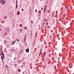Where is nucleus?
<instances>
[{
	"label": "nucleus",
	"instance_id": "nucleus-1",
	"mask_svg": "<svg viewBox=\"0 0 74 74\" xmlns=\"http://www.w3.org/2000/svg\"><path fill=\"white\" fill-rule=\"evenodd\" d=\"M5 3H6V2H5V1H4V0H0V3L1 4H5Z\"/></svg>",
	"mask_w": 74,
	"mask_h": 74
},
{
	"label": "nucleus",
	"instance_id": "nucleus-2",
	"mask_svg": "<svg viewBox=\"0 0 74 74\" xmlns=\"http://www.w3.org/2000/svg\"><path fill=\"white\" fill-rule=\"evenodd\" d=\"M47 5H45V7L44 8V12L45 13V11H46V10H47Z\"/></svg>",
	"mask_w": 74,
	"mask_h": 74
},
{
	"label": "nucleus",
	"instance_id": "nucleus-3",
	"mask_svg": "<svg viewBox=\"0 0 74 74\" xmlns=\"http://www.w3.org/2000/svg\"><path fill=\"white\" fill-rule=\"evenodd\" d=\"M54 14H55V11H53L51 15V16L52 17H53V15H54Z\"/></svg>",
	"mask_w": 74,
	"mask_h": 74
},
{
	"label": "nucleus",
	"instance_id": "nucleus-4",
	"mask_svg": "<svg viewBox=\"0 0 74 74\" xmlns=\"http://www.w3.org/2000/svg\"><path fill=\"white\" fill-rule=\"evenodd\" d=\"M26 52H29V49H26Z\"/></svg>",
	"mask_w": 74,
	"mask_h": 74
},
{
	"label": "nucleus",
	"instance_id": "nucleus-5",
	"mask_svg": "<svg viewBox=\"0 0 74 74\" xmlns=\"http://www.w3.org/2000/svg\"><path fill=\"white\" fill-rule=\"evenodd\" d=\"M65 10H69V7H66L65 8Z\"/></svg>",
	"mask_w": 74,
	"mask_h": 74
},
{
	"label": "nucleus",
	"instance_id": "nucleus-6",
	"mask_svg": "<svg viewBox=\"0 0 74 74\" xmlns=\"http://www.w3.org/2000/svg\"><path fill=\"white\" fill-rule=\"evenodd\" d=\"M42 27H44V26H45V23H43L42 24Z\"/></svg>",
	"mask_w": 74,
	"mask_h": 74
},
{
	"label": "nucleus",
	"instance_id": "nucleus-7",
	"mask_svg": "<svg viewBox=\"0 0 74 74\" xmlns=\"http://www.w3.org/2000/svg\"><path fill=\"white\" fill-rule=\"evenodd\" d=\"M1 58L2 59V62H3V56H1Z\"/></svg>",
	"mask_w": 74,
	"mask_h": 74
},
{
	"label": "nucleus",
	"instance_id": "nucleus-8",
	"mask_svg": "<svg viewBox=\"0 0 74 74\" xmlns=\"http://www.w3.org/2000/svg\"><path fill=\"white\" fill-rule=\"evenodd\" d=\"M18 72L19 73H20L21 72V69H18Z\"/></svg>",
	"mask_w": 74,
	"mask_h": 74
},
{
	"label": "nucleus",
	"instance_id": "nucleus-9",
	"mask_svg": "<svg viewBox=\"0 0 74 74\" xmlns=\"http://www.w3.org/2000/svg\"><path fill=\"white\" fill-rule=\"evenodd\" d=\"M65 16H66V14H64L63 15V18H64V17H65Z\"/></svg>",
	"mask_w": 74,
	"mask_h": 74
},
{
	"label": "nucleus",
	"instance_id": "nucleus-10",
	"mask_svg": "<svg viewBox=\"0 0 74 74\" xmlns=\"http://www.w3.org/2000/svg\"><path fill=\"white\" fill-rule=\"evenodd\" d=\"M2 55H3V57L4 58H5V57H4V53H2Z\"/></svg>",
	"mask_w": 74,
	"mask_h": 74
},
{
	"label": "nucleus",
	"instance_id": "nucleus-11",
	"mask_svg": "<svg viewBox=\"0 0 74 74\" xmlns=\"http://www.w3.org/2000/svg\"><path fill=\"white\" fill-rule=\"evenodd\" d=\"M17 14V15H19L20 14V12H18Z\"/></svg>",
	"mask_w": 74,
	"mask_h": 74
},
{
	"label": "nucleus",
	"instance_id": "nucleus-12",
	"mask_svg": "<svg viewBox=\"0 0 74 74\" xmlns=\"http://www.w3.org/2000/svg\"><path fill=\"white\" fill-rule=\"evenodd\" d=\"M16 8H18V5H17V4H16Z\"/></svg>",
	"mask_w": 74,
	"mask_h": 74
},
{
	"label": "nucleus",
	"instance_id": "nucleus-13",
	"mask_svg": "<svg viewBox=\"0 0 74 74\" xmlns=\"http://www.w3.org/2000/svg\"><path fill=\"white\" fill-rule=\"evenodd\" d=\"M69 68H72V67H73V66H69Z\"/></svg>",
	"mask_w": 74,
	"mask_h": 74
},
{
	"label": "nucleus",
	"instance_id": "nucleus-14",
	"mask_svg": "<svg viewBox=\"0 0 74 74\" xmlns=\"http://www.w3.org/2000/svg\"><path fill=\"white\" fill-rule=\"evenodd\" d=\"M44 56H45V52H44L43 54Z\"/></svg>",
	"mask_w": 74,
	"mask_h": 74
},
{
	"label": "nucleus",
	"instance_id": "nucleus-15",
	"mask_svg": "<svg viewBox=\"0 0 74 74\" xmlns=\"http://www.w3.org/2000/svg\"><path fill=\"white\" fill-rule=\"evenodd\" d=\"M48 23L47 22L46 23V25H47V26H48Z\"/></svg>",
	"mask_w": 74,
	"mask_h": 74
},
{
	"label": "nucleus",
	"instance_id": "nucleus-16",
	"mask_svg": "<svg viewBox=\"0 0 74 74\" xmlns=\"http://www.w3.org/2000/svg\"><path fill=\"white\" fill-rule=\"evenodd\" d=\"M20 27H22V24H20Z\"/></svg>",
	"mask_w": 74,
	"mask_h": 74
},
{
	"label": "nucleus",
	"instance_id": "nucleus-17",
	"mask_svg": "<svg viewBox=\"0 0 74 74\" xmlns=\"http://www.w3.org/2000/svg\"><path fill=\"white\" fill-rule=\"evenodd\" d=\"M41 53V52H40V54H39V56H40V55Z\"/></svg>",
	"mask_w": 74,
	"mask_h": 74
},
{
	"label": "nucleus",
	"instance_id": "nucleus-18",
	"mask_svg": "<svg viewBox=\"0 0 74 74\" xmlns=\"http://www.w3.org/2000/svg\"><path fill=\"white\" fill-rule=\"evenodd\" d=\"M14 42H12V44L13 45H14Z\"/></svg>",
	"mask_w": 74,
	"mask_h": 74
},
{
	"label": "nucleus",
	"instance_id": "nucleus-19",
	"mask_svg": "<svg viewBox=\"0 0 74 74\" xmlns=\"http://www.w3.org/2000/svg\"><path fill=\"white\" fill-rule=\"evenodd\" d=\"M17 0H16V4H17Z\"/></svg>",
	"mask_w": 74,
	"mask_h": 74
},
{
	"label": "nucleus",
	"instance_id": "nucleus-20",
	"mask_svg": "<svg viewBox=\"0 0 74 74\" xmlns=\"http://www.w3.org/2000/svg\"><path fill=\"white\" fill-rule=\"evenodd\" d=\"M55 57L56 58H57V55L55 56Z\"/></svg>",
	"mask_w": 74,
	"mask_h": 74
},
{
	"label": "nucleus",
	"instance_id": "nucleus-21",
	"mask_svg": "<svg viewBox=\"0 0 74 74\" xmlns=\"http://www.w3.org/2000/svg\"><path fill=\"white\" fill-rule=\"evenodd\" d=\"M25 29H27V27H25Z\"/></svg>",
	"mask_w": 74,
	"mask_h": 74
},
{
	"label": "nucleus",
	"instance_id": "nucleus-22",
	"mask_svg": "<svg viewBox=\"0 0 74 74\" xmlns=\"http://www.w3.org/2000/svg\"><path fill=\"white\" fill-rule=\"evenodd\" d=\"M31 22H32V24H33V21H31Z\"/></svg>",
	"mask_w": 74,
	"mask_h": 74
},
{
	"label": "nucleus",
	"instance_id": "nucleus-23",
	"mask_svg": "<svg viewBox=\"0 0 74 74\" xmlns=\"http://www.w3.org/2000/svg\"><path fill=\"white\" fill-rule=\"evenodd\" d=\"M21 10L22 11H23V9H22Z\"/></svg>",
	"mask_w": 74,
	"mask_h": 74
},
{
	"label": "nucleus",
	"instance_id": "nucleus-24",
	"mask_svg": "<svg viewBox=\"0 0 74 74\" xmlns=\"http://www.w3.org/2000/svg\"><path fill=\"white\" fill-rule=\"evenodd\" d=\"M42 49H41L40 52H42Z\"/></svg>",
	"mask_w": 74,
	"mask_h": 74
},
{
	"label": "nucleus",
	"instance_id": "nucleus-25",
	"mask_svg": "<svg viewBox=\"0 0 74 74\" xmlns=\"http://www.w3.org/2000/svg\"><path fill=\"white\" fill-rule=\"evenodd\" d=\"M37 9H36V10H35V12H37Z\"/></svg>",
	"mask_w": 74,
	"mask_h": 74
},
{
	"label": "nucleus",
	"instance_id": "nucleus-26",
	"mask_svg": "<svg viewBox=\"0 0 74 74\" xmlns=\"http://www.w3.org/2000/svg\"><path fill=\"white\" fill-rule=\"evenodd\" d=\"M16 40H17V41H19V40L16 39Z\"/></svg>",
	"mask_w": 74,
	"mask_h": 74
},
{
	"label": "nucleus",
	"instance_id": "nucleus-27",
	"mask_svg": "<svg viewBox=\"0 0 74 74\" xmlns=\"http://www.w3.org/2000/svg\"><path fill=\"white\" fill-rule=\"evenodd\" d=\"M5 67H7V65H5Z\"/></svg>",
	"mask_w": 74,
	"mask_h": 74
},
{
	"label": "nucleus",
	"instance_id": "nucleus-28",
	"mask_svg": "<svg viewBox=\"0 0 74 74\" xmlns=\"http://www.w3.org/2000/svg\"><path fill=\"white\" fill-rule=\"evenodd\" d=\"M14 42H16V40H14Z\"/></svg>",
	"mask_w": 74,
	"mask_h": 74
},
{
	"label": "nucleus",
	"instance_id": "nucleus-29",
	"mask_svg": "<svg viewBox=\"0 0 74 74\" xmlns=\"http://www.w3.org/2000/svg\"><path fill=\"white\" fill-rule=\"evenodd\" d=\"M20 30L21 32H22V30Z\"/></svg>",
	"mask_w": 74,
	"mask_h": 74
},
{
	"label": "nucleus",
	"instance_id": "nucleus-30",
	"mask_svg": "<svg viewBox=\"0 0 74 74\" xmlns=\"http://www.w3.org/2000/svg\"><path fill=\"white\" fill-rule=\"evenodd\" d=\"M24 41H26V40H25V39H24Z\"/></svg>",
	"mask_w": 74,
	"mask_h": 74
},
{
	"label": "nucleus",
	"instance_id": "nucleus-31",
	"mask_svg": "<svg viewBox=\"0 0 74 74\" xmlns=\"http://www.w3.org/2000/svg\"><path fill=\"white\" fill-rule=\"evenodd\" d=\"M26 38H25L24 39H25H25H26Z\"/></svg>",
	"mask_w": 74,
	"mask_h": 74
},
{
	"label": "nucleus",
	"instance_id": "nucleus-32",
	"mask_svg": "<svg viewBox=\"0 0 74 74\" xmlns=\"http://www.w3.org/2000/svg\"><path fill=\"white\" fill-rule=\"evenodd\" d=\"M21 67H23V66L21 65Z\"/></svg>",
	"mask_w": 74,
	"mask_h": 74
},
{
	"label": "nucleus",
	"instance_id": "nucleus-33",
	"mask_svg": "<svg viewBox=\"0 0 74 74\" xmlns=\"http://www.w3.org/2000/svg\"><path fill=\"white\" fill-rule=\"evenodd\" d=\"M7 69H8V67H7Z\"/></svg>",
	"mask_w": 74,
	"mask_h": 74
},
{
	"label": "nucleus",
	"instance_id": "nucleus-34",
	"mask_svg": "<svg viewBox=\"0 0 74 74\" xmlns=\"http://www.w3.org/2000/svg\"><path fill=\"white\" fill-rule=\"evenodd\" d=\"M15 58H14V60H15Z\"/></svg>",
	"mask_w": 74,
	"mask_h": 74
},
{
	"label": "nucleus",
	"instance_id": "nucleus-35",
	"mask_svg": "<svg viewBox=\"0 0 74 74\" xmlns=\"http://www.w3.org/2000/svg\"><path fill=\"white\" fill-rule=\"evenodd\" d=\"M3 51H2V53H3Z\"/></svg>",
	"mask_w": 74,
	"mask_h": 74
},
{
	"label": "nucleus",
	"instance_id": "nucleus-36",
	"mask_svg": "<svg viewBox=\"0 0 74 74\" xmlns=\"http://www.w3.org/2000/svg\"><path fill=\"white\" fill-rule=\"evenodd\" d=\"M19 62H21V61H20V60H19Z\"/></svg>",
	"mask_w": 74,
	"mask_h": 74
},
{
	"label": "nucleus",
	"instance_id": "nucleus-37",
	"mask_svg": "<svg viewBox=\"0 0 74 74\" xmlns=\"http://www.w3.org/2000/svg\"><path fill=\"white\" fill-rule=\"evenodd\" d=\"M1 30V29H0V31Z\"/></svg>",
	"mask_w": 74,
	"mask_h": 74
},
{
	"label": "nucleus",
	"instance_id": "nucleus-38",
	"mask_svg": "<svg viewBox=\"0 0 74 74\" xmlns=\"http://www.w3.org/2000/svg\"><path fill=\"white\" fill-rule=\"evenodd\" d=\"M0 55H1V54H0Z\"/></svg>",
	"mask_w": 74,
	"mask_h": 74
},
{
	"label": "nucleus",
	"instance_id": "nucleus-39",
	"mask_svg": "<svg viewBox=\"0 0 74 74\" xmlns=\"http://www.w3.org/2000/svg\"><path fill=\"white\" fill-rule=\"evenodd\" d=\"M1 50H2V49H1Z\"/></svg>",
	"mask_w": 74,
	"mask_h": 74
},
{
	"label": "nucleus",
	"instance_id": "nucleus-40",
	"mask_svg": "<svg viewBox=\"0 0 74 74\" xmlns=\"http://www.w3.org/2000/svg\"><path fill=\"white\" fill-rule=\"evenodd\" d=\"M16 64H15V66H16Z\"/></svg>",
	"mask_w": 74,
	"mask_h": 74
},
{
	"label": "nucleus",
	"instance_id": "nucleus-41",
	"mask_svg": "<svg viewBox=\"0 0 74 74\" xmlns=\"http://www.w3.org/2000/svg\"><path fill=\"white\" fill-rule=\"evenodd\" d=\"M1 51L0 50V52Z\"/></svg>",
	"mask_w": 74,
	"mask_h": 74
}]
</instances>
